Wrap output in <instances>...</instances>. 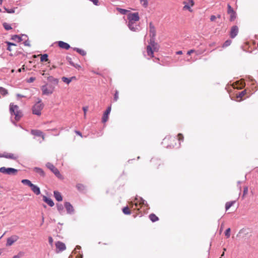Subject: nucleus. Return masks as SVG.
<instances>
[{"mask_svg": "<svg viewBox=\"0 0 258 258\" xmlns=\"http://www.w3.org/2000/svg\"><path fill=\"white\" fill-rule=\"evenodd\" d=\"M149 33H150V42L149 45L147 46V52L148 55L150 57L154 56V51H157L159 49V46L157 43L155 41L156 36V29L152 22L149 24Z\"/></svg>", "mask_w": 258, "mask_h": 258, "instance_id": "nucleus-1", "label": "nucleus"}, {"mask_svg": "<svg viewBox=\"0 0 258 258\" xmlns=\"http://www.w3.org/2000/svg\"><path fill=\"white\" fill-rule=\"evenodd\" d=\"M10 111L12 115H14L16 120L19 121L22 116V112L19 110L17 105L11 103L10 105Z\"/></svg>", "mask_w": 258, "mask_h": 258, "instance_id": "nucleus-2", "label": "nucleus"}, {"mask_svg": "<svg viewBox=\"0 0 258 258\" xmlns=\"http://www.w3.org/2000/svg\"><path fill=\"white\" fill-rule=\"evenodd\" d=\"M55 86L53 85H50L46 83L41 87L42 95H50L52 94L54 90Z\"/></svg>", "mask_w": 258, "mask_h": 258, "instance_id": "nucleus-3", "label": "nucleus"}, {"mask_svg": "<svg viewBox=\"0 0 258 258\" xmlns=\"http://www.w3.org/2000/svg\"><path fill=\"white\" fill-rule=\"evenodd\" d=\"M44 107V104L40 99L32 107V111L34 114L40 116L41 114V110Z\"/></svg>", "mask_w": 258, "mask_h": 258, "instance_id": "nucleus-4", "label": "nucleus"}, {"mask_svg": "<svg viewBox=\"0 0 258 258\" xmlns=\"http://www.w3.org/2000/svg\"><path fill=\"white\" fill-rule=\"evenodd\" d=\"M0 172L10 175H16L18 172V170L13 168L2 167L0 168Z\"/></svg>", "mask_w": 258, "mask_h": 258, "instance_id": "nucleus-5", "label": "nucleus"}, {"mask_svg": "<svg viewBox=\"0 0 258 258\" xmlns=\"http://www.w3.org/2000/svg\"><path fill=\"white\" fill-rule=\"evenodd\" d=\"M127 18L128 21H130V25L132 24V22H137L140 19L139 13L138 12H136V13L129 12L127 15Z\"/></svg>", "mask_w": 258, "mask_h": 258, "instance_id": "nucleus-6", "label": "nucleus"}, {"mask_svg": "<svg viewBox=\"0 0 258 258\" xmlns=\"http://www.w3.org/2000/svg\"><path fill=\"white\" fill-rule=\"evenodd\" d=\"M46 167L49 169L57 177H59L61 174L59 170L51 163L48 162L46 164Z\"/></svg>", "mask_w": 258, "mask_h": 258, "instance_id": "nucleus-7", "label": "nucleus"}, {"mask_svg": "<svg viewBox=\"0 0 258 258\" xmlns=\"http://www.w3.org/2000/svg\"><path fill=\"white\" fill-rule=\"evenodd\" d=\"M19 239V237L17 235H13L8 237L7 239L6 245L10 246L12 245L15 242Z\"/></svg>", "mask_w": 258, "mask_h": 258, "instance_id": "nucleus-8", "label": "nucleus"}, {"mask_svg": "<svg viewBox=\"0 0 258 258\" xmlns=\"http://www.w3.org/2000/svg\"><path fill=\"white\" fill-rule=\"evenodd\" d=\"M55 246L56 248L57 252L62 251L66 248L65 244L61 241L56 242L55 243Z\"/></svg>", "mask_w": 258, "mask_h": 258, "instance_id": "nucleus-9", "label": "nucleus"}, {"mask_svg": "<svg viewBox=\"0 0 258 258\" xmlns=\"http://www.w3.org/2000/svg\"><path fill=\"white\" fill-rule=\"evenodd\" d=\"M127 26L129 29L132 31L136 32L140 30V26L136 24V22H132V24L130 25V21H128Z\"/></svg>", "mask_w": 258, "mask_h": 258, "instance_id": "nucleus-10", "label": "nucleus"}, {"mask_svg": "<svg viewBox=\"0 0 258 258\" xmlns=\"http://www.w3.org/2000/svg\"><path fill=\"white\" fill-rule=\"evenodd\" d=\"M67 213L69 214H73L74 213V209L73 206L70 202H66L64 205Z\"/></svg>", "mask_w": 258, "mask_h": 258, "instance_id": "nucleus-11", "label": "nucleus"}, {"mask_svg": "<svg viewBox=\"0 0 258 258\" xmlns=\"http://www.w3.org/2000/svg\"><path fill=\"white\" fill-rule=\"evenodd\" d=\"M238 33V28L237 26H233L231 27L230 32V36L231 38H235Z\"/></svg>", "mask_w": 258, "mask_h": 258, "instance_id": "nucleus-12", "label": "nucleus"}, {"mask_svg": "<svg viewBox=\"0 0 258 258\" xmlns=\"http://www.w3.org/2000/svg\"><path fill=\"white\" fill-rule=\"evenodd\" d=\"M175 139V138H172L171 137H166L164 139H163V141L162 143V144H163V146H164L165 147H166V148H173L174 147V145H173V144H169V145H166V142H168L169 140H174Z\"/></svg>", "mask_w": 258, "mask_h": 258, "instance_id": "nucleus-13", "label": "nucleus"}, {"mask_svg": "<svg viewBox=\"0 0 258 258\" xmlns=\"http://www.w3.org/2000/svg\"><path fill=\"white\" fill-rule=\"evenodd\" d=\"M110 111H111V106H109L103 114L102 119V121L103 123H105L107 121V120L108 119V115L110 113Z\"/></svg>", "mask_w": 258, "mask_h": 258, "instance_id": "nucleus-14", "label": "nucleus"}, {"mask_svg": "<svg viewBox=\"0 0 258 258\" xmlns=\"http://www.w3.org/2000/svg\"><path fill=\"white\" fill-rule=\"evenodd\" d=\"M57 43L58 46L62 49L68 50L71 47L70 45L68 43L62 41H59Z\"/></svg>", "mask_w": 258, "mask_h": 258, "instance_id": "nucleus-15", "label": "nucleus"}, {"mask_svg": "<svg viewBox=\"0 0 258 258\" xmlns=\"http://www.w3.org/2000/svg\"><path fill=\"white\" fill-rule=\"evenodd\" d=\"M47 80L48 82L50 83V85H53L55 87L58 83V80L56 78H54L52 76H49L47 77Z\"/></svg>", "mask_w": 258, "mask_h": 258, "instance_id": "nucleus-16", "label": "nucleus"}, {"mask_svg": "<svg viewBox=\"0 0 258 258\" xmlns=\"http://www.w3.org/2000/svg\"><path fill=\"white\" fill-rule=\"evenodd\" d=\"M30 187L32 191L36 195H39L40 194V188L38 186L34 184H32L31 185Z\"/></svg>", "mask_w": 258, "mask_h": 258, "instance_id": "nucleus-17", "label": "nucleus"}, {"mask_svg": "<svg viewBox=\"0 0 258 258\" xmlns=\"http://www.w3.org/2000/svg\"><path fill=\"white\" fill-rule=\"evenodd\" d=\"M43 200L50 207H53L54 205L53 201L50 198H47L46 196L43 197Z\"/></svg>", "mask_w": 258, "mask_h": 258, "instance_id": "nucleus-18", "label": "nucleus"}, {"mask_svg": "<svg viewBox=\"0 0 258 258\" xmlns=\"http://www.w3.org/2000/svg\"><path fill=\"white\" fill-rule=\"evenodd\" d=\"M53 195L55 199L58 202L61 201L62 200V198L61 194L58 191H54Z\"/></svg>", "mask_w": 258, "mask_h": 258, "instance_id": "nucleus-19", "label": "nucleus"}, {"mask_svg": "<svg viewBox=\"0 0 258 258\" xmlns=\"http://www.w3.org/2000/svg\"><path fill=\"white\" fill-rule=\"evenodd\" d=\"M136 200L137 201V203H136V206H137V203H139V205H145L148 206L147 202L145 200H144L142 198H139V199L136 198Z\"/></svg>", "mask_w": 258, "mask_h": 258, "instance_id": "nucleus-20", "label": "nucleus"}, {"mask_svg": "<svg viewBox=\"0 0 258 258\" xmlns=\"http://www.w3.org/2000/svg\"><path fill=\"white\" fill-rule=\"evenodd\" d=\"M31 134L37 137H40L42 135V132L41 131L37 130H32L31 131Z\"/></svg>", "mask_w": 258, "mask_h": 258, "instance_id": "nucleus-21", "label": "nucleus"}, {"mask_svg": "<svg viewBox=\"0 0 258 258\" xmlns=\"http://www.w3.org/2000/svg\"><path fill=\"white\" fill-rule=\"evenodd\" d=\"M81 249V246H79V245H77L76 246L75 249H74V250L73 251V252L76 254L78 252L79 253H80V250ZM83 257V255L81 253H79V255H77L76 256V258H82Z\"/></svg>", "mask_w": 258, "mask_h": 258, "instance_id": "nucleus-22", "label": "nucleus"}, {"mask_svg": "<svg viewBox=\"0 0 258 258\" xmlns=\"http://www.w3.org/2000/svg\"><path fill=\"white\" fill-rule=\"evenodd\" d=\"M56 208L59 214L62 215L64 213L63 205L61 204H57Z\"/></svg>", "mask_w": 258, "mask_h": 258, "instance_id": "nucleus-23", "label": "nucleus"}, {"mask_svg": "<svg viewBox=\"0 0 258 258\" xmlns=\"http://www.w3.org/2000/svg\"><path fill=\"white\" fill-rule=\"evenodd\" d=\"M4 157L8 159H16L17 157L15 156L12 153H6L4 154Z\"/></svg>", "mask_w": 258, "mask_h": 258, "instance_id": "nucleus-24", "label": "nucleus"}, {"mask_svg": "<svg viewBox=\"0 0 258 258\" xmlns=\"http://www.w3.org/2000/svg\"><path fill=\"white\" fill-rule=\"evenodd\" d=\"M34 171L37 173L38 174H40L41 176H44V172L43 171V170L39 167H35L34 168Z\"/></svg>", "mask_w": 258, "mask_h": 258, "instance_id": "nucleus-25", "label": "nucleus"}, {"mask_svg": "<svg viewBox=\"0 0 258 258\" xmlns=\"http://www.w3.org/2000/svg\"><path fill=\"white\" fill-rule=\"evenodd\" d=\"M149 218L151 221L155 222L159 220V218L154 214H151L149 215Z\"/></svg>", "mask_w": 258, "mask_h": 258, "instance_id": "nucleus-26", "label": "nucleus"}, {"mask_svg": "<svg viewBox=\"0 0 258 258\" xmlns=\"http://www.w3.org/2000/svg\"><path fill=\"white\" fill-rule=\"evenodd\" d=\"M73 49L80 53L82 56H85L86 54V52L84 50L80 48L75 47L73 48Z\"/></svg>", "mask_w": 258, "mask_h": 258, "instance_id": "nucleus-27", "label": "nucleus"}, {"mask_svg": "<svg viewBox=\"0 0 258 258\" xmlns=\"http://www.w3.org/2000/svg\"><path fill=\"white\" fill-rule=\"evenodd\" d=\"M74 78H75L74 77H71L70 78H67L65 77H63L61 79L63 82L67 83V84H69L72 81V80Z\"/></svg>", "mask_w": 258, "mask_h": 258, "instance_id": "nucleus-28", "label": "nucleus"}, {"mask_svg": "<svg viewBox=\"0 0 258 258\" xmlns=\"http://www.w3.org/2000/svg\"><path fill=\"white\" fill-rule=\"evenodd\" d=\"M230 15V21H233L236 18V13L235 11H233L230 14H228Z\"/></svg>", "mask_w": 258, "mask_h": 258, "instance_id": "nucleus-29", "label": "nucleus"}, {"mask_svg": "<svg viewBox=\"0 0 258 258\" xmlns=\"http://www.w3.org/2000/svg\"><path fill=\"white\" fill-rule=\"evenodd\" d=\"M76 187L78 190L80 191H83L85 189V186L81 183H78L77 184Z\"/></svg>", "mask_w": 258, "mask_h": 258, "instance_id": "nucleus-30", "label": "nucleus"}, {"mask_svg": "<svg viewBox=\"0 0 258 258\" xmlns=\"http://www.w3.org/2000/svg\"><path fill=\"white\" fill-rule=\"evenodd\" d=\"M21 182L25 185H27L29 187L33 184L28 179H23L21 180Z\"/></svg>", "mask_w": 258, "mask_h": 258, "instance_id": "nucleus-31", "label": "nucleus"}, {"mask_svg": "<svg viewBox=\"0 0 258 258\" xmlns=\"http://www.w3.org/2000/svg\"><path fill=\"white\" fill-rule=\"evenodd\" d=\"M235 203V201H232L229 202H227L225 205V209L226 210H228Z\"/></svg>", "mask_w": 258, "mask_h": 258, "instance_id": "nucleus-32", "label": "nucleus"}, {"mask_svg": "<svg viewBox=\"0 0 258 258\" xmlns=\"http://www.w3.org/2000/svg\"><path fill=\"white\" fill-rule=\"evenodd\" d=\"M48 60V55L47 54H44L41 55L40 57L41 61H46Z\"/></svg>", "mask_w": 258, "mask_h": 258, "instance_id": "nucleus-33", "label": "nucleus"}, {"mask_svg": "<svg viewBox=\"0 0 258 258\" xmlns=\"http://www.w3.org/2000/svg\"><path fill=\"white\" fill-rule=\"evenodd\" d=\"M0 93L3 96H5L8 93L7 90H6L5 88H3V87H0Z\"/></svg>", "mask_w": 258, "mask_h": 258, "instance_id": "nucleus-34", "label": "nucleus"}, {"mask_svg": "<svg viewBox=\"0 0 258 258\" xmlns=\"http://www.w3.org/2000/svg\"><path fill=\"white\" fill-rule=\"evenodd\" d=\"M117 10L118 12H119L120 14H121L122 15L126 14L127 13L130 12V11H128L125 9H121V8H117Z\"/></svg>", "mask_w": 258, "mask_h": 258, "instance_id": "nucleus-35", "label": "nucleus"}, {"mask_svg": "<svg viewBox=\"0 0 258 258\" xmlns=\"http://www.w3.org/2000/svg\"><path fill=\"white\" fill-rule=\"evenodd\" d=\"M246 93V90H243V91L239 92L238 93V94L237 95V98H242L245 95Z\"/></svg>", "mask_w": 258, "mask_h": 258, "instance_id": "nucleus-36", "label": "nucleus"}, {"mask_svg": "<svg viewBox=\"0 0 258 258\" xmlns=\"http://www.w3.org/2000/svg\"><path fill=\"white\" fill-rule=\"evenodd\" d=\"M140 2V3L142 4V5L144 7L146 8L147 7L148 5V0H139Z\"/></svg>", "mask_w": 258, "mask_h": 258, "instance_id": "nucleus-37", "label": "nucleus"}, {"mask_svg": "<svg viewBox=\"0 0 258 258\" xmlns=\"http://www.w3.org/2000/svg\"><path fill=\"white\" fill-rule=\"evenodd\" d=\"M122 212L125 215H128L131 213L128 207H125L122 209Z\"/></svg>", "mask_w": 258, "mask_h": 258, "instance_id": "nucleus-38", "label": "nucleus"}, {"mask_svg": "<svg viewBox=\"0 0 258 258\" xmlns=\"http://www.w3.org/2000/svg\"><path fill=\"white\" fill-rule=\"evenodd\" d=\"M3 26L4 27V28L6 30H10L11 29H12V27L10 26V24L7 23H3Z\"/></svg>", "mask_w": 258, "mask_h": 258, "instance_id": "nucleus-39", "label": "nucleus"}, {"mask_svg": "<svg viewBox=\"0 0 258 258\" xmlns=\"http://www.w3.org/2000/svg\"><path fill=\"white\" fill-rule=\"evenodd\" d=\"M7 43L8 45L7 49L10 51H12V50L11 48L12 46H16L15 44H14L13 43L10 42H7Z\"/></svg>", "mask_w": 258, "mask_h": 258, "instance_id": "nucleus-40", "label": "nucleus"}, {"mask_svg": "<svg viewBox=\"0 0 258 258\" xmlns=\"http://www.w3.org/2000/svg\"><path fill=\"white\" fill-rule=\"evenodd\" d=\"M12 38L14 40L17 39L18 42H21L23 40V38H22V37H20L17 35H14Z\"/></svg>", "mask_w": 258, "mask_h": 258, "instance_id": "nucleus-41", "label": "nucleus"}, {"mask_svg": "<svg viewBox=\"0 0 258 258\" xmlns=\"http://www.w3.org/2000/svg\"><path fill=\"white\" fill-rule=\"evenodd\" d=\"M192 6H190V4H185V6L183 7V9L188 10L189 11L191 12L192 10L191 9V7Z\"/></svg>", "mask_w": 258, "mask_h": 258, "instance_id": "nucleus-42", "label": "nucleus"}, {"mask_svg": "<svg viewBox=\"0 0 258 258\" xmlns=\"http://www.w3.org/2000/svg\"><path fill=\"white\" fill-rule=\"evenodd\" d=\"M230 228H228L226 230L225 232V235L227 238H229L230 236Z\"/></svg>", "mask_w": 258, "mask_h": 258, "instance_id": "nucleus-43", "label": "nucleus"}, {"mask_svg": "<svg viewBox=\"0 0 258 258\" xmlns=\"http://www.w3.org/2000/svg\"><path fill=\"white\" fill-rule=\"evenodd\" d=\"M5 10L7 13L10 14H13L15 13V8L9 9L5 8Z\"/></svg>", "mask_w": 258, "mask_h": 258, "instance_id": "nucleus-44", "label": "nucleus"}, {"mask_svg": "<svg viewBox=\"0 0 258 258\" xmlns=\"http://www.w3.org/2000/svg\"><path fill=\"white\" fill-rule=\"evenodd\" d=\"M227 8H228V10H227L228 14H230V13L234 11V10L233 9V8L231 7V6L229 4H228Z\"/></svg>", "mask_w": 258, "mask_h": 258, "instance_id": "nucleus-45", "label": "nucleus"}, {"mask_svg": "<svg viewBox=\"0 0 258 258\" xmlns=\"http://www.w3.org/2000/svg\"><path fill=\"white\" fill-rule=\"evenodd\" d=\"M231 43V40H226L224 44H223V46L224 47H227V46H228L230 45V44Z\"/></svg>", "mask_w": 258, "mask_h": 258, "instance_id": "nucleus-46", "label": "nucleus"}, {"mask_svg": "<svg viewBox=\"0 0 258 258\" xmlns=\"http://www.w3.org/2000/svg\"><path fill=\"white\" fill-rule=\"evenodd\" d=\"M118 92L117 91H116L114 95L113 99H114V101H116L118 100Z\"/></svg>", "mask_w": 258, "mask_h": 258, "instance_id": "nucleus-47", "label": "nucleus"}, {"mask_svg": "<svg viewBox=\"0 0 258 258\" xmlns=\"http://www.w3.org/2000/svg\"><path fill=\"white\" fill-rule=\"evenodd\" d=\"M67 59L69 62L70 64L72 66H75V63L72 61V58L71 57H67Z\"/></svg>", "mask_w": 258, "mask_h": 258, "instance_id": "nucleus-48", "label": "nucleus"}, {"mask_svg": "<svg viewBox=\"0 0 258 258\" xmlns=\"http://www.w3.org/2000/svg\"><path fill=\"white\" fill-rule=\"evenodd\" d=\"M178 136L179 137V139H178L179 141H183V135L181 134H179L178 135Z\"/></svg>", "mask_w": 258, "mask_h": 258, "instance_id": "nucleus-49", "label": "nucleus"}, {"mask_svg": "<svg viewBox=\"0 0 258 258\" xmlns=\"http://www.w3.org/2000/svg\"><path fill=\"white\" fill-rule=\"evenodd\" d=\"M24 44L25 46H30V42H29L28 39L26 40L25 41V42H24Z\"/></svg>", "mask_w": 258, "mask_h": 258, "instance_id": "nucleus-50", "label": "nucleus"}, {"mask_svg": "<svg viewBox=\"0 0 258 258\" xmlns=\"http://www.w3.org/2000/svg\"><path fill=\"white\" fill-rule=\"evenodd\" d=\"M48 242H49V243L50 245H52L53 242V238L51 237H49V238H48Z\"/></svg>", "mask_w": 258, "mask_h": 258, "instance_id": "nucleus-51", "label": "nucleus"}, {"mask_svg": "<svg viewBox=\"0 0 258 258\" xmlns=\"http://www.w3.org/2000/svg\"><path fill=\"white\" fill-rule=\"evenodd\" d=\"M35 80V78L34 77H30L27 81L28 83H32L34 80Z\"/></svg>", "mask_w": 258, "mask_h": 258, "instance_id": "nucleus-52", "label": "nucleus"}, {"mask_svg": "<svg viewBox=\"0 0 258 258\" xmlns=\"http://www.w3.org/2000/svg\"><path fill=\"white\" fill-rule=\"evenodd\" d=\"M248 192V187H245L243 190V196L246 195Z\"/></svg>", "mask_w": 258, "mask_h": 258, "instance_id": "nucleus-53", "label": "nucleus"}, {"mask_svg": "<svg viewBox=\"0 0 258 258\" xmlns=\"http://www.w3.org/2000/svg\"><path fill=\"white\" fill-rule=\"evenodd\" d=\"M216 19V17L214 15H212L210 17V20L211 21H215Z\"/></svg>", "mask_w": 258, "mask_h": 258, "instance_id": "nucleus-54", "label": "nucleus"}, {"mask_svg": "<svg viewBox=\"0 0 258 258\" xmlns=\"http://www.w3.org/2000/svg\"><path fill=\"white\" fill-rule=\"evenodd\" d=\"M187 1H188L187 4H190V6L194 5V0H187Z\"/></svg>", "mask_w": 258, "mask_h": 258, "instance_id": "nucleus-55", "label": "nucleus"}, {"mask_svg": "<svg viewBox=\"0 0 258 258\" xmlns=\"http://www.w3.org/2000/svg\"><path fill=\"white\" fill-rule=\"evenodd\" d=\"M83 110L84 112V115L85 116L86 114V112L88 110V107L87 106L83 107Z\"/></svg>", "mask_w": 258, "mask_h": 258, "instance_id": "nucleus-56", "label": "nucleus"}, {"mask_svg": "<svg viewBox=\"0 0 258 258\" xmlns=\"http://www.w3.org/2000/svg\"><path fill=\"white\" fill-rule=\"evenodd\" d=\"M195 51L194 49H190V50L188 51L187 52V54L190 55L192 52Z\"/></svg>", "mask_w": 258, "mask_h": 258, "instance_id": "nucleus-57", "label": "nucleus"}, {"mask_svg": "<svg viewBox=\"0 0 258 258\" xmlns=\"http://www.w3.org/2000/svg\"><path fill=\"white\" fill-rule=\"evenodd\" d=\"M74 67H75V68L76 69H79L81 67L79 64H75V66H73Z\"/></svg>", "mask_w": 258, "mask_h": 258, "instance_id": "nucleus-58", "label": "nucleus"}, {"mask_svg": "<svg viewBox=\"0 0 258 258\" xmlns=\"http://www.w3.org/2000/svg\"><path fill=\"white\" fill-rule=\"evenodd\" d=\"M75 133H76V134L77 135H78L80 136H81V137H82V134H81V133L80 132L78 131H75Z\"/></svg>", "mask_w": 258, "mask_h": 258, "instance_id": "nucleus-59", "label": "nucleus"}, {"mask_svg": "<svg viewBox=\"0 0 258 258\" xmlns=\"http://www.w3.org/2000/svg\"><path fill=\"white\" fill-rule=\"evenodd\" d=\"M177 54H182V51L180 50L176 52Z\"/></svg>", "mask_w": 258, "mask_h": 258, "instance_id": "nucleus-60", "label": "nucleus"}, {"mask_svg": "<svg viewBox=\"0 0 258 258\" xmlns=\"http://www.w3.org/2000/svg\"><path fill=\"white\" fill-rule=\"evenodd\" d=\"M44 221V218L43 216H42L41 225H42L43 224Z\"/></svg>", "mask_w": 258, "mask_h": 258, "instance_id": "nucleus-61", "label": "nucleus"}, {"mask_svg": "<svg viewBox=\"0 0 258 258\" xmlns=\"http://www.w3.org/2000/svg\"><path fill=\"white\" fill-rule=\"evenodd\" d=\"M20 256L19 255H14L13 258H20Z\"/></svg>", "mask_w": 258, "mask_h": 258, "instance_id": "nucleus-62", "label": "nucleus"}, {"mask_svg": "<svg viewBox=\"0 0 258 258\" xmlns=\"http://www.w3.org/2000/svg\"><path fill=\"white\" fill-rule=\"evenodd\" d=\"M17 96L18 97H24L23 95H22L19 94H17Z\"/></svg>", "mask_w": 258, "mask_h": 258, "instance_id": "nucleus-63", "label": "nucleus"}, {"mask_svg": "<svg viewBox=\"0 0 258 258\" xmlns=\"http://www.w3.org/2000/svg\"><path fill=\"white\" fill-rule=\"evenodd\" d=\"M40 137H41L42 139L44 140V134L43 133H42V135L40 136Z\"/></svg>", "mask_w": 258, "mask_h": 258, "instance_id": "nucleus-64", "label": "nucleus"}]
</instances>
